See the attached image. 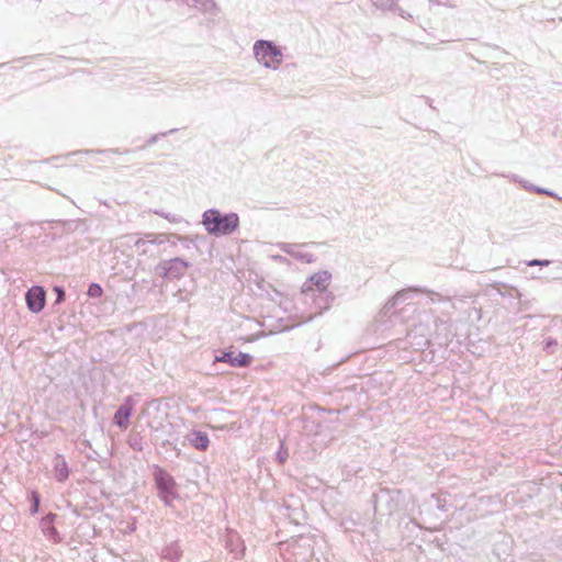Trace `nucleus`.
Wrapping results in <instances>:
<instances>
[{
  "mask_svg": "<svg viewBox=\"0 0 562 562\" xmlns=\"http://www.w3.org/2000/svg\"><path fill=\"white\" fill-rule=\"evenodd\" d=\"M252 56L260 67L277 71L284 61V48L272 41L258 40L252 45Z\"/></svg>",
  "mask_w": 562,
  "mask_h": 562,
  "instance_id": "f257e3e1",
  "label": "nucleus"
},
{
  "mask_svg": "<svg viewBox=\"0 0 562 562\" xmlns=\"http://www.w3.org/2000/svg\"><path fill=\"white\" fill-rule=\"evenodd\" d=\"M202 225L211 235H231L238 228L239 217L236 213L223 214L218 210L211 209L203 213Z\"/></svg>",
  "mask_w": 562,
  "mask_h": 562,
  "instance_id": "f03ea898",
  "label": "nucleus"
},
{
  "mask_svg": "<svg viewBox=\"0 0 562 562\" xmlns=\"http://www.w3.org/2000/svg\"><path fill=\"white\" fill-rule=\"evenodd\" d=\"M154 477L159 491L160 498L165 502V504L170 505L171 502L177 497V485L173 477L159 467H155Z\"/></svg>",
  "mask_w": 562,
  "mask_h": 562,
  "instance_id": "7ed1b4c3",
  "label": "nucleus"
},
{
  "mask_svg": "<svg viewBox=\"0 0 562 562\" xmlns=\"http://www.w3.org/2000/svg\"><path fill=\"white\" fill-rule=\"evenodd\" d=\"M189 263L180 258L161 261L157 270L162 277L180 279L187 272Z\"/></svg>",
  "mask_w": 562,
  "mask_h": 562,
  "instance_id": "20e7f679",
  "label": "nucleus"
},
{
  "mask_svg": "<svg viewBox=\"0 0 562 562\" xmlns=\"http://www.w3.org/2000/svg\"><path fill=\"white\" fill-rule=\"evenodd\" d=\"M331 280V274L328 271H319L314 273L303 283L302 291L304 293L317 290L324 292L327 290Z\"/></svg>",
  "mask_w": 562,
  "mask_h": 562,
  "instance_id": "39448f33",
  "label": "nucleus"
},
{
  "mask_svg": "<svg viewBox=\"0 0 562 562\" xmlns=\"http://www.w3.org/2000/svg\"><path fill=\"white\" fill-rule=\"evenodd\" d=\"M27 307L33 313H40L45 306V291L42 286L31 288L25 296Z\"/></svg>",
  "mask_w": 562,
  "mask_h": 562,
  "instance_id": "423d86ee",
  "label": "nucleus"
},
{
  "mask_svg": "<svg viewBox=\"0 0 562 562\" xmlns=\"http://www.w3.org/2000/svg\"><path fill=\"white\" fill-rule=\"evenodd\" d=\"M252 358L248 353L244 352H234V351H225L220 356L215 357V361L217 362H226L232 367H247L250 364Z\"/></svg>",
  "mask_w": 562,
  "mask_h": 562,
  "instance_id": "0eeeda50",
  "label": "nucleus"
},
{
  "mask_svg": "<svg viewBox=\"0 0 562 562\" xmlns=\"http://www.w3.org/2000/svg\"><path fill=\"white\" fill-rule=\"evenodd\" d=\"M281 248L286 254L291 255L295 259L311 262L312 261V255L305 251V246L303 245H291V244H282Z\"/></svg>",
  "mask_w": 562,
  "mask_h": 562,
  "instance_id": "6e6552de",
  "label": "nucleus"
},
{
  "mask_svg": "<svg viewBox=\"0 0 562 562\" xmlns=\"http://www.w3.org/2000/svg\"><path fill=\"white\" fill-rule=\"evenodd\" d=\"M132 414V407L127 404L120 406L114 415V423L122 429H126L130 425V416Z\"/></svg>",
  "mask_w": 562,
  "mask_h": 562,
  "instance_id": "1a4fd4ad",
  "label": "nucleus"
},
{
  "mask_svg": "<svg viewBox=\"0 0 562 562\" xmlns=\"http://www.w3.org/2000/svg\"><path fill=\"white\" fill-rule=\"evenodd\" d=\"M189 442L196 449L205 451L209 448L210 439L206 434L193 431L188 435Z\"/></svg>",
  "mask_w": 562,
  "mask_h": 562,
  "instance_id": "9d476101",
  "label": "nucleus"
},
{
  "mask_svg": "<svg viewBox=\"0 0 562 562\" xmlns=\"http://www.w3.org/2000/svg\"><path fill=\"white\" fill-rule=\"evenodd\" d=\"M69 470L66 461L60 457L57 456L54 459V476L57 481L63 482L68 479Z\"/></svg>",
  "mask_w": 562,
  "mask_h": 562,
  "instance_id": "9b49d317",
  "label": "nucleus"
},
{
  "mask_svg": "<svg viewBox=\"0 0 562 562\" xmlns=\"http://www.w3.org/2000/svg\"><path fill=\"white\" fill-rule=\"evenodd\" d=\"M188 5L194 7L202 11H211L214 8L212 0H183Z\"/></svg>",
  "mask_w": 562,
  "mask_h": 562,
  "instance_id": "f8f14e48",
  "label": "nucleus"
},
{
  "mask_svg": "<svg viewBox=\"0 0 562 562\" xmlns=\"http://www.w3.org/2000/svg\"><path fill=\"white\" fill-rule=\"evenodd\" d=\"M103 293L102 288L98 283L90 284L87 294L90 297H100Z\"/></svg>",
  "mask_w": 562,
  "mask_h": 562,
  "instance_id": "ddd939ff",
  "label": "nucleus"
},
{
  "mask_svg": "<svg viewBox=\"0 0 562 562\" xmlns=\"http://www.w3.org/2000/svg\"><path fill=\"white\" fill-rule=\"evenodd\" d=\"M146 243L156 244V243H158V240L153 235H147L146 239L145 238H138L135 241V247L140 249ZM159 243H161V240H159Z\"/></svg>",
  "mask_w": 562,
  "mask_h": 562,
  "instance_id": "4468645a",
  "label": "nucleus"
},
{
  "mask_svg": "<svg viewBox=\"0 0 562 562\" xmlns=\"http://www.w3.org/2000/svg\"><path fill=\"white\" fill-rule=\"evenodd\" d=\"M522 186H524V188L533 190V191H536L538 193H543V194H547V195H550V196H555V194L552 191H549V190H546V189H542V188H538V187H535V186H529L526 182H524Z\"/></svg>",
  "mask_w": 562,
  "mask_h": 562,
  "instance_id": "2eb2a0df",
  "label": "nucleus"
},
{
  "mask_svg": "<svg viewBox=\"0 0 562 562\" xmlns=\"http://www.w3.org/2000/svg\"><path fill=\"white\" fill-rule=\"evenodd\" d=\"M38 505H40V497L36 493H33V508H32L33 514L37 513Z\"/></svg>",
  "mask_w": 562,
  "mask_h": 562,
  "instance_id": "dca6fc26",
  "label": "nucleus"
},
{
  "mask_svg": "<svg viewBox=\"0 0 562 562\" xmlns=\"http://www.w3.org/2000/svg\"><path fill=\"white\" fill-rule=\"evenodd\" d=\"M550 262L549 260H531L528 262L529 266H548Z\"/></svg>",
  "mask_w": 562,
  "mask_h": 562,
  "instance_id": "f3484780",
  "label": "nucleus"
},
{
  "mask_svg": "<svg viewBox=\"0 0 562 562\" xmlns=\"http://www.w3.org/2000/svg\"><path fill=\"white\" fill-rule=\"evenodd\" d=\"M55 519V515L49 514L45 518H43V527L46 528L53 520Z\"/></svg>",
  "mask_w": 562,
  "mask_h": 562,
  "instance_id": "a211bd4d",
  "label": "nucleus"
},
{
  "mask_svg": "<svg viewBox=\"0 0 562 562\" xmlns=\"http://www.w3.org/2000/svg\"><path fill=\"white\" fill-rule=\"evenodd\" d=\"M54 291L57 293V302H61L64 300V290L61 288L56 286Z\"/></svg>",
  "mask_w": 562,
  "mask_h": 562,
  "instance_id": "6ab92c4d",
  "label": "nucleus"
},
{
  "mask_svg": "<svg viewBox=\"0 0 562 562\" xmlns=\"http://www.w3.org/2000/svg\"><path fill=\"white\" fill-rule=\"evenodd\" d=\"M288 451L286 450H280L279 453H278V457L280 459L281 462H284L286 459H288Z\"/></svg>",
  "mask_w": 562,
  "mask_h": 562,
  "instance_id": "aec40b11",
  "label": "nucleus"
},
{
  "mask_svg": "<svg viewBox=\"0 0 562 562\" xmlns=\"http://www.w3.org/2000/svg\"><path fill=\"white\" fill-rule=\"evenodd\" d=\"M555 345V341L552 339H549L546 344V348H550L551 346Z\"/></svg>",
  "mask_w": 562,
  "mask_h": 562,
  "instance_id": "412c9836",
  "label": "nucleus"
},
{
  "mask_svg": "<svg viewBox=\"0 0 562 562\" xmlns=\"http://www.w3.org/2000/svg\"><path fill=\"white\" fill-rule=\"evenodd\" d=\"M47 530H48L49 532H52V533L55 531V529H54L53 527H52V528L47 527Z\"/></svg>",
  "mask_w": 562,
  "mask_h": 562,
  "instance_id": "4be33fe9",
  "label": "nucleus"
}]
</instances>
